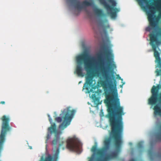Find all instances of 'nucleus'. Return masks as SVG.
Listing matches in <instances>:
<instances>
[{"label":"nucleus","instance_id":"f257e3e1","mask_svg":"<svg viewBox=\"0 0 161 161\" xmlns=\"http://www.w3.org/2000/svg\"><path fill=\"white\" fill-rule=\"evenodd\" d=\"M105 55L107 62L108 63L109 59L108 56L111 55V53L106 50L104 52L100 51L97 54L98 61V69L101 73L104 80L101 81L104 91L106 99L104 103L107 106L108 114L107 117L109 119L111 131L110 136L114 141V145L117 151H112L107 154L102 159H98V161H110L117 158L118 157L119 151L122 143V133L123 129L122 116L125 113L124 108L120 105L119 99L118 98L117 82L115 76L113 74L110 75L108 73V69L109 65H105L103 59V55ZM94 155L89 158V161H93Z\"/></svg>","mask_w":161,"mask_h":161},{"label":"nucleus","instance_id":"f03ea898","mask_svg":"<svg viewBox=\"0 0 161 161\" xmlns=\"http://www.w3.org/2000/svg\"><path fill=\"white\" fill-rule=\"evenodd\" d=\"M92 59L87 53H85L81 54L76 57V59L78 63L76 66L75 72L78 76H84L81 64L83 62L84 68L88 74L86 77V82L84 84L83 89H85L88 93L92 91L90 86H92L93 82L94 81L93 77L95 76L98 77L99 73L98 71H92V63L91 59Z\"/></svg>","mask_w":161,"mask_h":161},{"label":"nucleus","instance_id":"7ed1b4c3","mask_svg":"<svg viewBox=\"0 0 161 161\" xmlns=\"http://www.w3.org/2000/svg\"><path fill=\"white\" fill-rule=\"evenodd\" d=\"M62 112V114H60V117H56L55 120L58 123L62 121V123L59 125V128L63 130L69 124L75 111L74 109L70 110V107H69L65 108Z\"/></svg>","mask_w":161,"mask_h":161},{"label":"nucleus","instance_id":"20e7f679","mask_svg":"<svg viewBox=\"0 0 161 161\" xmlns=\"http://www.w3.org/2000/svg\"><path fill=\"white\" fill-rule=\"evenodd\" d=\"M69 1L74 8L79 10H81L85 7L92 6L94 12L97 15L100 17L103 16L104 14L102 10L98 8L92 2H89L85 0L81 3L79 0H69Z\"/></svg>","mask_w":161,"mask_h":161},{"label":"nucleus","instance_id":"39448f33","mask_svg":"<svg viewBox=\"0 0 161 161\" xmlns=\"http://www.w3.org/2000/svg\"><path fill=\"white\" fill-rule=\"evenodd\" d=\"M101 4L103 5L106 9L108 13L112 18H115L117 16V13L119 11L117 8L114 7L116 5L114 0H99Z\"/></svg>","mask_w":161,"mask_h":161},{"label":"nucleus","instance_id":"423d86ee","mask_svg":"<svg viewBox=\"0 0 161 161\" xmlns=\"http://www.w3.org/2000/svg\"><path fill=\"white\" fill-rule=\"evenodd\" d=\"M66 148L69 151L77 153L81 152V143L79 140L75 136L69 137L66 141Z\"/></svg>","mask_w":161,"mask_h":161},{"label":"nucleus","instance_id":"0eeeda50","mask_svg":"<svg viewBox=\"0 0 161 161\" xmlns=\"http://www.w3.org/2000/svg\"><path fill=\"white\" fill-rule=\"evenodd\" d=\"M2 120L3 121V123L0 136V145H2L4 142L7 132L9 131L10 129L9 125V118L5 115H4L2 117Z\"/></svg>","mask_w":161,"mask_h":161},{"label":"nucleus","instance_id":"6e6552de","mask_svg":"<svg viewBox=\"0 0 161 161\" xmlns=\"http://www.w3.org/2000/svg\"><path fill=\"white\" fill-rule=\"evenodd\" d=\"M111 142V139L110 137L106 138L103 141L104 147L97 150V154L100 157L103 156L109 149Z\"/></svg>","mask_w":161,"mask_h":161},{"label":"nucleus","instance_id":"1a4fd4ad","mask_svg":"<svg viewBox=\"0 0 161 161\" xmlns=\"http://www.w3.org/2000/svg\"><path fill=\"white\" fill-rule=\"evenodd\" d=\"M48 131L51 133H55V137L52 142L53 145L55 146L57 144L58 142L59 141L60 139L59 135L57 132L56 129V125L55 123L51 124V126L48 129Z\"/></svg>","mask_w":161,"mask_h":161},{"label":"nucleus","instance_id":"9d476101","mask_svg":"<svg viewBox=\"0 0 161 161\" xmlns=\"http://www.w3.org/2000/svg\"><path fill=\"white\" fill-rule=\"evenodd\" d=\"M148 155L150 159L152 160H153L155 157L161 158V153H153L152 149H149L148 151Z\"/></svg>","mask_w":161,"mask_h":161},{"label":"nucleus","instance_id":"9b49d317","mask_svg":"<svg viewBox=\"0 0 161 161\" xmlns=\"http://www.w3.org/2000/svg\"><path fill=\"white\" fill-rule=\"evenodd\" d=\"M108 20L106 19L101 20L100 21V24L101 26L104 29H107L109 27V26L108 25H106L107 23Z\"/></svg>","mask_w":161,"mask_h":161},{"label":"nucleus","instance_id":"f8f14e48","mask_svg":"<svg viewBox=\"0 0 161 161\" xmlns=\"http://www.w3.org/2000/svg\"><path fill=\"white\" fill-rule=\"evenodd\" d=\"M160 130L155 135L156 142H161V125L159 127Z\"/></svg>","mask_w":161,"mask_h":161},{"label":"nucleus","instance_id":"ddd939ff","mask_svg":"<svg viewBox=\"0 0 161 161\" xmlns=\"http://www.w3.org/2000/svg\"><path fill=\"white\" fill-rule=\"evenodd\" d=\"M42 160L40 161H52V158L51 156L50 155L48 156L46 158H45L43 160V158H42Z\"/></svg>","mask_w":161,"mask_h":161},{"label":"nucleus","instance_id":"4468645a","mask_svg":"<svg viewBox=\"0 0 161 161\" xmlns=\"http://www.w3.org/2000/svg\"><path fill=\"white\" fill-rule=\"evenodd\" d=\"M97 143H96L95 145L93 146L91 148L92 152L95 153L97 150Z\"/></svg>","mask_w":161,"mask_h":161},{"label":"nucleus","instance_id":"2eb2a0df","mask_svg":"<svg viewBox=\"0 0 161 161\" xmlns=\"http://www.w3.org/2000/svg\"><path fill=\"white\" fill-rule=\"evenodd\" d=\"M143 142H138L137 145V147L139 149H141L143 148Z\"/></svg>","mask_w":161,"mask_h":161},{"label":"nucleus","instance_id":"dca6fc26","mask_svg":"<svg viewBox=\"0 0 161 161\" xmlns=\"http://www.w3.org/2000/svg\"><path fill=\"white\" fill-rule=\"evenodd\" d=\"M64 143V142L62 141L60 142L59 144V147H61L63 146Z\"/></svg>","mask_w":161,"mask_h":161},{"label":"nucleus","instance_id":"f3484780","mask_svg":"<svg viewBox=\"0 0 161 161\" xmlns=\"http://www.w3.org/2000/svg\"><path fill=\"white\" fill-rule=\"evenodd\" d=\"M48 116L49 118V120L50 123V124H52V119L50 117V116L49 115H48Z\"/></svg>","mask_w":161,"mask_h":161},{"label":"nucleus","instance_id":"a211bd4d","mask_svg":"<svg viewBox=\"0 0 161 161\" xmlns=\"http://www.w3.org/2000/svg\"><path fill=\"white\" fill-rule=\"evenodd\" d=\"M59 148H58L56 150V154L58 155L59 153Z\"/></svg>","mask_w":161,"mask_h":161},{"label":"nucleus","instance_id":"6ab92c4d","mask_svg":"<svg viewBox=\"0 0 161 161\" xmlns=\"http://www.w3.org/2000/svg\"><path fill=\"white\" fill-rule=\"evenodd\" d=\"M116 76H117V79H119V80H123V79H121V77L119 76V75H117Z\"/></svg>","mask_w":161,"mask_h":161},{"label":"nucleus","instance_id":"aec40b11","mask_svg":"<svg viewBox=\"0 0 161 161\" xmlns=\"http://www.w3.org/2000/svg\"><path fill=\"white\" fill-rule=\"evenodd\" d=\"M50 136L49 134H48L47 136V140H48L50 138Z\"/></svg>","mask_w":161,"mask_h":161},{"label":"nucleus","instance_id":"412c9836","mask_svg":"<svg viewBox=\"0 0 161 161\" xmlns=\"http://www.w3.org/2000/svg\"><path fill=\"white\" fill-rule=\"evenodd\" d=\"M112 66L114 69L116 68V65L114 64H113L112 65Z\"/></svg>","mask_w":161,"mask_h":161},{"label":"nucleus","instance_id":"4be33fe9","mask_svg":"<svg viewBox=\"0 0 161 161\" xmlns=\"http://www.w3.org/2000/svg\"><path fill=\"white\" fill-rule=\"evenodd\" d=\"M129 161H136V160L134 158H132L131 159H130Z\"/></svg>","mask_w":161,"mask_h":161},{"label":"nucleus","instance_id":"5701e85b","mask_svg":"<svg viewBox=\"0 0 161 161\" xmlns=\"http://www.w3.org/2000/svg\"><path fill=\"white\" fill-rule=\"evenodd\" d=\"M0 103L1 104H5V102L4 101H1L0 102Z\"/></svg>","mask_w":161,"mask_h":161},{"label":"nucleus","instance_id":"b1692460","mask_svg":"<svg viewBox=\"0 0 161 161\" xmlns=\"http://www.w3.org/2000/svg\"><path fill=\"white\" fill-rule=\"evenodd\" d=\"M65 147H64H64H62V149H63V150H64V149H65Z\"/></svg>","mask_w":161,"mask_h":161},{"label":"nucleus","instance_id":"393cba45","mask_svg":"<svg viewBox=\"0 0 161 161\" xmlns=\"http://www.w3.org/2000/svg\"><path fill=\"white\" fill-rule=\"evenodd\" d=\"M110 72L111 73L112 72H113V70H111L110 71Z\"/></svg>","mask_w":161,"mask_h":161},{"label":"nucleus","instance_id":"a878e982","mask_svg":"<svg viewBox=\"0 0 161 161\" xmlns=\"http://www.w3.org/2000/svg\"><path fill=\"white\" fill-rule=\"evenodd\" d=\"M80 82H81L80 81L79 82V83H80Z\"/></svg>","mask_w":161,"mask_h":161}]
</instances>
